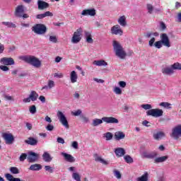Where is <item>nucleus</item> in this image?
<instances>
[{"instance_id":"nucleus-1","label":"nucleus","mask_w":181,"mask_h":181,"mask_svg":"<svg viewBox=\"0 0 181 181\" xmlns=\"http://www.w3.org/2000/svg\"><path fill=\"white\" fill-rule=\"evenodd\" d=\"M159 37V33L148 32L145 35V37L150 39L148 41V46L150 47H156V49H162L163 46L165 47H170V40L169 36L166 33H161L160 35V40L155 42L156 39L155 37Z\"/></svg>"},{"instance_id":"nucleus-2","label":"nucleus","mask_w":181,"mask_h":181,"mask_svg":"<svg viewBox=\"0 0 181 181\" xmlns=\"http://www.w3.org/2000/svg\"><path fill=\"white\" fill-rule=\"evenodd\" d=\"M103 122H105L106 124H118L119 121L118 119L114 117H103L102 119H94L92 122L93 127H98V125H101Z\"/></svg>"},{"instance_id":"nucleus-3","label":"nucleus","mask_w":181,"mask_h":181,"mask_svg":"<svg viewBox=\"0 0 181 181\" xmlns=\"http://www.w3.org/2000/svg\"><path fill=\"white\" fill-rule=\"evenodd\" d=\"M112 46L115 55L117 56V57L122 59H124L125 57H127V52L125 50H124V47H122V45H121L119 42L114 40Z\"/></svg>"},{"instance_id":"nucleus-4","label":"nucleus","mask_w":181,"mask_h":181,"mask_svg":"<svg viewBox=\"0 0 181 181\" xmlns=\"http://www.w3.org/2000/svg\"><path fill=\"white\" fill-rule=\"evenodd\" d=\"M21 59L36 69H39L42 66V62L35 56H24L21 57Z\"/></svg>"},{"instance_id":"nucleus-5","label":"nucleus","mask_w":181,"mask_h":181,"mask_svg":"<svg viewBox=\"0 0 181 181\" xmlns=\"http://www.w3.org/2000/svg\"><path fill=\"white\" fill-rule=\"evenodd\" d=\"M82 37H83V28H79L76 29V30L74 33L71 42L74 45H77V43H80Z\"/></svg>"},{"instance_id":"nucleus-6","label":"nucleus","mask_w":181,"mask_h":181,"mask_svg":"<svg viewBox=\"0 0 181 181\" xmlns=\"http://www.w3.org/2000/svg\"><path fill=\"white\" fill-rule=\"evenodd\" d=\"M32 31L36 33V35H45L47 32V28L43 24H36L33 26Z\"/></svg>"},{"instance_id":"nucleus-7","label":"nucleus","mask_w":181,"mask_h":181,"mask_svg":"<svg viewBox=\"0 0 181 181\" xmlns=\"http://www.w3.org/2000/svg\"><path fill=\"white\" fill-rule=\"evenodd\" d=\"M57 117L59 121V122L66 129H69V122L67 121V117L64 115V113L62 111H58L57 113Z\"/></svg>"},{"instance_id":"nucleus-8","label":"nucleus","mask_w":181,"mask_h":181,"mask_svg":"<svg viewBox=\"0 0 181 181\" xmlns=\"http://www.w3.org/2000/svg\"><path fill=\"white\" fill-rule=\"evenodd\" d=\"M146 114L148 117L151 116L154 118H159V117H162L163 115V110L158 108L151 109L148 110Z\"/></svg>"},{"instance_id":"nucleus-9","label":"nucleus","mask_w":181,"mask_h":181,"mask_svg":"<svg viewBox=\"0 0 181 181\" xmlns=\"http://www.w3.org/2000/svg\"><path fill=\"white\" fill-rule=\"evenodd\" d=\"M171 138H173V139L175 140H177L180 138H181V124L175 126L172 129Z\"/></svg>"},{"instance_id":"nucleus-10","label":"nucleus","mask_w":181,"mask_h":181,"mask_svg":"<svg viewBox=\"0 0 181 181\" xmlns=\"http://www.w3.org/2000/svg\"><path fill=\"white\" fill-rule=\"evenodd\" d=\"M110 32L112 35H116L118 36H122V35H124V31L119 25L112 26L110 29Z\"/></svg>"},{"instance_id":"nucleus-11","label":"nucleus","mask_w":181,"mask_h":181,"mask_svg":"<svg viewBox=\"0 0 181 181\" xmlns=\"http://www.w3.org/2000/svg\"><path fill=\"white\" fill-rule=\"evenodd\" d=\"M2 136L7 145L13 144V141H15V137L11 133H3Z\"/></svg>"},{"instance_id":"nucleus-12","label":"nucleus","mask_w":181,"mask_h":181,"mask_svg":"<svg viewBox=\"0 0 181 181\" xmlns=\"http://www.w3.org/2000/svg\"><path fill=\"white\" fill-rule=\"evenodd\" d=\"M0 63L4 66H13L15 60L12 57H3L1 59Z\"/></svg>"},{"instance_id":"nucleus-13","label":"nucleus","mask_w":181,"mask_h":181,"mask_svg":"<svg viewBox=\"0 0 181 181\" xmlns=\"http://www.w3.org/2000/svg\"><path fill=\"white\" fill-rule=\"evenodd\" d=\"M27 159L30 163H34V162H36L39 159V154L33 151H30L28 152Z\"/></svg>"},{"instance_id":"nucleus-14","label":"nucleus","mask_w":181,"mask_h":181,"mask_svg":"<svg viewBox=\"0 0 181 181\" xmlns=\"http://www.w3.org/2000/svg\"><path fill=\"white\" fill-rule=\"evenodd\" d=\"M25 12V6L23 5H19L16 8L14 13L15 16L17 18H22V14Z\"/></svg>"},{"instance_id":"nucleus-15","label":"nucleus","mask_w":181,"mask_h":181,"mask_svg":"<svg viewBox=\"0 0 181 181\" xmlns=\"http://www.w3.org/2000/svg\"><path fill=\"white\" fill-rule=\"evenodd\" d=\"M95 10L94 8L85 9L82 11V16H95Z\"/></svg>"},{"instance_id":"nucleus-16","label":"nucleus","mask_w":181,"mask_h":181,"mask_svg":"<svg viewBox=\"0 0 181 181\" xmlns=\"http://www.w3.org/2000/svg\"><path fill=\"white\" fill-rule=\"evenodd\" d=\"M163 74H165V76H172L174 74L175 71H173V68H172V65L170 66H166L163 68L161 70Z\"/></svg>"},{"instance_id":"nucleus-17","label":"nucleus","mask_w":181,"mask_h":181,"mask_svg":"<svg viewBox=\"0 0 181 181\" xmlns=\"http://www.w3.org/2000/svg\"><path fill=\"white\" fill-rule=\"evenodd\" d=\"M165 136H166V134L163 132H157L154 133L153 135V138L156 141H160V139H163V138H165Z\"/></svg>"},{"instance_id":"nucleus-18","label":"nucleus","mask_w":181,"mask_h":181,"mask_svg":"<svg viewBox=\"0 0 181 181\" xmlns=\"http://www.w3.org/2000/svg\"><path fill=\"white\" fill-rule=\"evenodd\" d=\"M114 138H115V141H121L122 139H125V133H124L121 131H117L115 133Z\"/></svg>"},{"instance_id":"nucleus-19","label":"nucleus","mask_w":181,"mask_h":181,"mask_svg":"<svg viewBox=\"0 0 181 181\" xmlns=\"http://www.w3.org/2000/svg\"><path fill=\"white\" fill-rule=\"evenodd\" d=\"M25 143L28 145H31V146H36V145H37L38 141L37 139L33 137H29L28 139L25 140Z\"/></svg>"},{"instance_id":"nucleus-20","label":"nucleus","mask_w":181,"mask_h":181,"mask_svg":"<svg viewBox=\"0 0 181 181\" xmlns=\"http://www.w3.org/2000/svg\"><path fill=\"white\" fill-rule=\"evenodd\" d=\"M61 155L64 157V158L66 160V162H70L71 163H73V162H75L74 157L73 156L67 153H61Z\"/></svg>"},{"instance_id":"nucleus-21","label":"nucleus","mask_w":181,"mask_h":181,"mask_svg":"<svg viewBox=\"0 0 181 181\" xmlns=\"http://www.w3.org/2000/svg\"><path fill=\"white\" fill-rule=\"evenodd\" d=\"M157 156H158V153L155 151L151 153H148V152L143 153V157L146 158L147 159H154V158H156Z\"/></svg>"},{"instance_id":"nucleus-22","label":"nucleus","mask_w":181,"mask_h":181,"mask_svg":"<svg viewBox=\"0 0 181 181\" xmlns=\"http://www.w3.org/2000/svg\"><path fill=\"white\" fill-rule=\"evenodd\" d=\"M56 86V83L53 80H49L47 82V85H45L42 88V90H52V88H54Z\"/></svg>"},{"instance_id":"nucleus-23","label":"nucleus","mask_w":181,"mask_h":181,"mask_svg":"<svg viewBox=\"0 0 181 181\" xmlns=\"http://www.w3.org/2000/svg\"><path fill=\"white\" fill-rule=\"evenodd\" d=\"M37 5L38 9L40 11H43V9H46V8H49V4L42 0H38Z\"/></svg>"},{"instance_id":"nucleus-24","label":"nucleus","mask_w":181,"mask_h":181,"mask_svg":"<svg viewBox=\"0 0 181 181\" xmlns=\"http://www.w3.org/2000/svg\"><path fill=\"white\" fill-rule=\"evenodd\" d=\"M42 160L44 162H52L53 157L47 151H45L42 154Z\"/></svg>"},{"instance_id":"nucleus-25","label":"nucleus","mask_w":181,"mask_h":181,"mask_svg":"<svg viewBox=\"0 0 181 181\" xmlns=\"http://www.w3.org/2000/svg\"><path fill=\"white\" fill-rule=\"evenodd\" d=\"M115 153L117 158H121L125 155V149L123 148H117L115 150Z\"/></svg>"},{"instance_id":"nucleus-26","label":"nucleus","mask_w":181,"mask_h":181,"mask_svg":"<svg viewBox=\"0 0 181 181\" xmlns=\"http://www.w3.org/2000/svg\"><path fill=\"white\" fill-rule=\"evenodd\" d=\"M93 156L95 162H100V163H103V165H108V161L104 160L101 156H98V154H94Z\"/></svg>"},{"instance_id":"nucleus-27","label":"nucleus","mask_w":181,"mask_h":181,"mask_svg":"<svg viewBox=\"0 0 181 181\" xmlns=\"http://www.w3.org/2000/svg\"><path fill=\"white\" fill-rule=\"evenodd\" d=\"M77 78H78V76L77 75V73L76 72V71H72L70 74L71 83H77Z\"/></svg>"},{"instance_id":"nucleus-28","label":"nucleus","mask_w":181,"mask_h":181,"mask_svg":"<svg viewBox=\"0 0 181 181\" xmlns=\"http://www.w3.org/2000/svg\"><path fill=\"white\" fill-rule=\"evenodd\" d=\"M117 22L120 26L125 28V26H127V17H125V16H120Z\"/></svg>"},{"instance_id":"nucleus-29","label":"nucleus","mask_w":181,"mask_h":181,"mask_svg":"<svg viewBox=\"0 0 181 181\" xmlns=\"http://www.w3.org/2000/svg\"><path fill=\"white\" fill-rule=\"evenodd\" d=\"M168 156H163L161 157H158L154 159V163H162L163 162H166L168 159Z\"/></svg>"},{"instance_id":"nucleus-30","label":"nucleus","mask_w":181,"mask_h":181,"mask_svg":"<svg viewBox=\"0 0 181 181\" xmlns=\"http://www.w3.org/2000/svg\"><path fill=\"white\" fill-rule=\"evenodd\" d=\"M93 64L94 66H98L99 67H101V66H108V63H107L103 59L95 60L93 61Z\"/></svg>"},{"instance_id":"nucleus-31","label":"nucleus","mask_w":181,"mask_h":181,"mask_svg":"<svg viewBox=\"0 0 181 181\" xmlns=\"http://www.w3.org/2000/svg\"><path fill=\"white\" fill-rule=\"evenodd\" d=\"M29 97L31 101H37V98H39V94H37L36 91L32 90L29 95Z\"/></svg>"},{"instance_id":"nucleus-32","label":"nucleus","mask_w":181,"mask_h":181,"mask_svg":"<svg viewBox=\"0 0 181 181\" xmlns=\"http://www.w3.org/2000/svg\"><path fill=\"white\" fill-rule=\"evenodd\" d=\"M84 33L87 43H93L94 40H93V37H91V33L88 31H85Z\"/></svg>"},{"instance_id":"nucleus-33","label":"nucleus","mask_w":181,"mask_h":181,"mask_svg":"<svg viewBox=\"0 0 181 181\" xmlns=\"http://www.w3.org/2000/svg\"><path fill=\"white\" fill-rule=\"evenodd\" d=\"M42 165L40 164H33L30 166L29 170L33 171L41 170Z\"/></svg>"},{"instance_id":"nucleus-34","label":"nucleus","mask_w":181,"mask_h":181,"mask_svg":"<svg viewBox=\"0 0 181 181\" xmlns=\"http://www.w3.org/2000/svg\"><path fill=\"white\" fill-rule=\"evenodd\" d=\"M149 174L148 173H144L143 175L136 178V181H148V177Z\"/></svg>"},{"instance_id":"nucleus-35","label":"nucleus","mask_w":181,"mask_h":181,"mask_svg":"<svg viewBox=\"0 0 181 181\" xmlns=\"http://www.w3.org/2000/svg\"><path fill=\"white\" fill-rule=\"evenodd\" d=\"M159 105L160 107H163V108H167V110H170V108H172V107H170L172 104L168 102H162L159 104Z\"/></svg>"},{"instance_id":"nucleus-36","label":"nucleus","mask_w":181,"mask_h":181,"mask_svg":"<svg viewBox=\"0 0 181 181\" xmlns=\"http://www.w3.org/2000/svg\"><path fill=\"white\" fill-rule=\"evenodd\" d=\"M1 23H2V25H4V26H6L8 28H16V25H15L12 22H9V21L5 22L4 21V22H2Z\"/></svg>"},{"instance_id":"nucleus-37","label":"nucleus","mask_w":181,"mask_h":181,"mask_svg":"<svg viewBox=\"0 0 181 181\" xmlns=\"http://www.w3.org/2000/svg\"><path fill=\"white\" fill-rule=\"evenodd\" d=\"M171 67L173 68V71H175V70H181V64L179 62H175L171 65Z\"/></svg>"},{"instance_id":"nucleus-38","label":"nucleus","mask_w":181,"mask_h":181,"mask_svg":"<svg viewBox=\"0 0 181 181\" xmlns=\"http://www.w3.org/2000/svg\"><path fill=\"white\" fill-rule=\"evenodd\" d=\"M72 179L76 181H81V176L78 173H73Z\"/></svg>"},{"instance_id":"nucleus-39","label":"nucleus","mask_w":181,"mask_h":181,"mask_svg":"<svg viewBox=\"0 0 181 181\" xmlns=\"http://www.w3.org/2000/svg\"><path fill=\"white\" fill-rule=\"evenodd\" d=\"M44 169L45 172H49V173H53L54 172V168L50 166V165H45L44 167Z\"/></svg>"},{"instance_id":"nucleus-40","label":"nucleus","mask_w":181,"mask_h":181,"mask_svg":"<svg viewBox=\"0 0 181 181\" xmlns=\"http://www.w3.org/2000/svg\"><path fill=\"white\" fill-rule=\"evenodd\" d=\"M124 159L127 163H134V159L130 156H125Z\"/></svg>"},{"instance_id":"nucleus-41","label":"nucleus","mask_w":181,"mask_h":181,"mask_svg":"<svg viewBox=\"0 0 181 181\" xmlns=\"http://www.w3.org/2000/svg\"><path fill=\"white\" fill-rule=\"evenodd\" d=\"M10 172L13 175H18L19 173V169L16 167H11L10 168Z\"/></svg>"},{"instance_id":"nucleus-42","label":"nucleus","mask_w":181,"mask_h":181,"mask_svg":"<svg viewBox=\"0 0 181 181\" xmlns=\"http://www.w3.org/2000/svg\"><path fill=\"white\" fill-rule=\"evenodd\" d=\"M104 136L106 138V141H111V139H112L113 135L111 132H107L104 134Z\"/></svg>"},{"instance_id":"nucleus-43","label":"nucleus","mask_w":181,"mask_h":181,"mask_svg":"<svg viewBox=\"0 0 181 181\" xmlns=\"http://www.w3.org/2000/svg\"><path fill=\"white\" fill-rule=\"evenodd\" d=\"M113 91L117 95H121L122 94V90H121V88L115 86L113 89Z\"/></svg>"},{"instance_id":"nucleus-44","label":"nucleus","mask_w":181,"mask_h":181,"mask_svg":"<svg viewBox=\"0 0 181 181\" xmlns=\"http://www.w3.org/2000/svg\"><path fill=\"white\" fill-rule=\"evenodd\" d=\"M29 111L30 114H33V115L36 114L37 112L36 106L35 105L30 106Z\"/></svg>"},{"instance_id":"nucleus-45","label":"nucleus","mask_w":181,"mask_h":181,"mask_svg":"<svg viewBox=\"0 0 181 181\" xmlns=\"http://www.w3.org/2000/svg\"><path fill=\"white\" fill-rule=\"evenodd\" d=\"M141 108H144V110H152V105H149V104H144V105H141Z\"/></svg>"},{"instance_id":"nucleus-46","label":"nucleus","mask_w":181,"mask_h":181,"mask_svg":"<svg viewBox=\"0 0 181 181\" xmlns=\"http://www.w3.org/2000/svg\"><path fill=\"white\" fill-rule=\"evenodd\" d=\"M49 42H52V43H57V37L55 35H50Z\"/></svg>"},{"instance_id":"nucleus-47","label":"nucleus","mask_w":181,"mask_h":181,"mask_svg":"<svg viewBox=\"0 0 181 181\" xmlns=\"http://www.w3.org/2000/svg\"><path fill=\"white\" fill-rule=\"evenodd\" d=\"M81 110H77L74 112H71V115H74V117H78V115H81Z\"/></svg>"},{"instance_id":"nucleus-48","label":"nucleus","mask_w":181,"mask_h":181,"mask_svg":"<svg viewBox=\"0 0 181 181\" xmlns=\"http://www.w3.org/2000/svg\"><path fill=\"white\" fill-rule=\"evenodd\" d=\"M64 76V75L63 74V73L57 72L54 74V77L55 78H63Z\"/></svg>"},{"instance_id":"nucleus-49","label":"nucleus","mask_w":181,"mask_h":181,"mask_svg":"<svg viewBox=\"0 0 181 181\" xmlns=\"http://www.w3.org/2000/svg\"><path fill=\"white\" fill-rule=\"evenodd\" d=\"M118 84L119 86L121 87V88H125V87H127V82L124 81H119Z\"/></svg>"},{"instance_id":"nucleus-50","label":"nucleus","mask_w":181,"mask_h":181,"mask_svg":"<svg viewBox=\"0 0 181 181\" xmlns=\"http://www.w3.org/2000/svg\"><path fill=\"white\" fill-rule=\"evenodd\" d=\"M113 173L117 179H121V173L119 171L115 170Z\"/></svg>"},{"instance_id":"nucleus-51","label":"nucleus","mask_w":181,"mask_h":181,"mask_svg":"<svg viewBox=\"0 0 181 181\" xmlns=\"http://www.w3.org/2000/svg\"><path fill=\"white\" fill-rule=\"evenodd\" d=\"M26 158H28V154L26 153H22L21 156H20V162H23L25 160V159H26Z\"/></svg>"},{"instance_id":"nucleus-52","label":"nucleus","mask_w":181,"mask_h":181,"mask_svg":"<svg viewBox=\"0 0 181 181\" xmlns=\"http://www.w3.org/2000/svg\"><path fill=\"white\" fill-rule=\"evenodd\" d=\"M0 70H2V71H9V67L5 65H1Z\"/></svg>"},{"instance_id":"nucleus-53","label":"nucleus","mask_w":181,"mask_h":181,"mask_svg":"<svg viewBox=\"0 0 181 181\" xmlns=\"http://www.w3.org/2000/svg\"><path fill=\"white\" fill-rule=\"evenodd\" d=\"M147 9L148 11V13H152L153 11V6L151 4H147Z\"/></svg>"},{"instance_id":"nucleus-54","label":"nucleus","mask_w":181,"mask_h":181,"mask_svg":"<svg viewBox=\"0 0 181 181\" xmlns=\"http://www.w3.org/2000/svg\"><path fill=\"white\" fill-rule=\"evenodd\" d=\"M71 146L74 149H78V143L77 141H73Z\"/></svg>"},{"instance_id":"nucleus-55","label":"nucleus","mask_w":181,"mask_h":181,"mask_svg":"<svg viewBox=\"0 0 181 181\" xmlns=\"http://www.w3.org/2000/svg\"><path fill=\"white\" fill-rule=\"evenodd\" d=\"M54 129V126L52 125V124H48L47 127H46V130L47 131H53Z\"/></svg>"},{"instance_id":"nucleus-56","label":"nucleus","mask_w":181,"mask_h":181,"mask_svg":"<svg viewBox=\"0 0 181 181\" xmlns=\"http://www.w3.org/2000/svg\"><path fill=\"white\" fill-rule=\"evenodd\" d=\"M57 142H58V144H62L63 145V144H64V139L62 137H58L57 139Z\"/></svg>"},{"instance_id":"nucleus-57","label":"nucleus","mask_w":181,"mask_h":181,"mask_svg":"<svg viewBox=\"0 0 181 181\" xmlns=\"http://www.w3.org/2000/svg\"><path fill=\"white\" fill-rule=\"evenodd\" d=\"M46 16H53V13L50 11H46L44 13V18H46Z\"/></svg>"},{"instance_id":"nucleus-58","label":"nucleus","mask_w":181,"mask_h":181,"mask_svg":"<svg viewBox=\"0 0 181 181\" xmlns=\"http://www.w3.org/2000/svg\"><path fill=\"white\" fill-rule=\"evenodd\" d=\"M39 100H40V101H41V103H46V98H45V96H43V95H40V96L39 97Z\"/></svg>"},{"instance_id":"nucleus-59","label":"nucleus","mask_w":181,"mask_h":181,"mask_svg":"<svg viewBox=\"0 0 181 181\" xmlns=\"http://www.w3.org/2000/svg\"><path fill=\"white\" fill-rule=\"evenodd\" d=\"M83 122H85L86 124H88V122H90V119L87 117H82Z\"/></svg>"},{"instance_id":"nucleus-60","label":"nucleus","mask_w":181,"mask_h":181,"mask_svg":"<svg viewBox=\"0 0 181 181\" xmlns=\"http://www.w3.org/2000/svg\"><path fill=\"white\" fill-rule=\"evenodd\" d=\"M4 50H5V45L0 42V54L4 53Z\"/></svg>"},{"instance_id":"nucleus-61","label":"nucleus","mask_w":181,"mask_h":181,"mask_svg":"<svg viewBox=\"0 0 181 181\" xmlns=\"http://www.w3.org/2000/svg\"><path fill=\"white\" fill-rule=\"evenodd\" d=\"M93 81H95L96 83H104V80L103 79H98L97 78H93Z\"/></svg>"},{"instance_id":"nucleus-62","label":"nucleus","mask_w":181,"mask_h":181,"mask_svg":"<svg viewBox=\"0 0 181 181\" xmlns=\"http://www.w3.org/2000/svg\"><path fill=\"white\" fill-rule=\"evenodd\" d=\"M30 101H32V100L30 99V96L23 100V103H30Z\"/></svg>"},{"instance_id":"nucleus-63","label":"nucleus","mask_w":181,"mask_h":181,"mask_svg":"<svg viewBox=\"0 0 181 181\" xmlns=\"http://www.w3.org/2000/svg\"><path fill=\"white\" fill-rule=\"evenodd\" d=\"M177 22H181V12L178 13L177 15Z\"/></svg>"},{"instance_id":"nucleus-64","label":"nucleus","mask_w":181,"mask_h":181,"mask_svg":"<svg viewBox=\"0 0 181 181\" xmlns=\"http://www.w3.org/2000/svg\"><path fill=\"white\" fill-rule=\"evenodd\" d=\"M142 125H144V127H150L149 122L147 120L143 121Z\"/></svg>"}]
</instances>
